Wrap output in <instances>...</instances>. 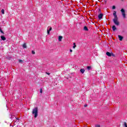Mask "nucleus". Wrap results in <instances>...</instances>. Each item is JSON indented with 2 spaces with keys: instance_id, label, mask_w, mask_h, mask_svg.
<instances>
[{
  "instance_id": "obj_1",
  "label": "nucleus",
  "mask_w": 127,
  "mask_h": 127,
  "mask_svg": "<svg viewBox=\"0 0 127 127\" xmlns=\"http://www.w3.org/2000/svg\"><path fill=\"white\" fill-rule=\"evenodd\" d=\"M32 114L34 115V118H37V117L38 116V109L37 108V107L33 109Z\"/></svg>"
},
{
  "instance_id": "obj_2",
  "label": "nucleus",
  "mask_w": 127,
  "mask_h": 127,
  "mask_svg": "<svg viewBox=\"0 0 127 127\" xmlns=\"http://www.w3.org/2000/svg\"><path fill=\"white\" fill-rule=\"evenodd\" d=\"M113 22L116 25H119L120 24V22H119V20H118V18H114L113 19Z\"/></svg>"
},
{
  "instance_id": "obj_3",
  "label": "nucleus",
  "mask_w": 127,
  "mask_h": 127,
  "mask_svg": "<svg viewBox=\"0 0 127 127\" xmlns=\"http://www.w3.org/2000/svg\"><path fill=\"white\" fill-rule=\"evenodd\" d=\"M121 11L122 13V15L124 17V18H126V11H125V9H124L123 8H122L121 10Z\"/></svg>"
},
{
  "instance_id": "obj_4",
  "label": "nucleus",
  "mask_w": 127,
  "mask_h": 127,
  "mask_svg": "<svg viewBox=\"0 0 127 127\" xmlns=\"http://www.w3.org/2000/svg\"><path fill=\"white\" fill-rule=\"evenodd\" d=\"M106 55H107V56H109V57H111V56L114 55V54H113V53H110L109 52H107L106 53Z\"/></svg>"
},
{
  "instance_id": "obj_5",
  "label": "nucleus",
  "mask_w": 127,
  "mask_h": 127,
  "mask_svg": "<svg viewBox=\"0 0 127 127\" xmlns=\"http://www.w3.org/2000/svg\"><path fill=\"white\" fill-rule=\"evenodd\" d=\"M48 28H49V29L48 30ZM51 30H52V27H49L48 28V30H47V33L48 34H50V32L51 31Z\"/></svg>"
},
{
  "instance_id": "obj_6",
  "label": "nucleus",
  "mask_w": 127,
  "mask_h": 127,
  "mask_svg": "<svg viewBox=\"0 0 127 127\" xmlns=\"http://www.w3.org/2000/svg\"><path fill=\"white\" fill-rule=\"evenodd\" d=\"M113 15L114 16V18H118V16H117V12L116 11H114V12L113 13Z\"/></svg>"
},
{
  "instance_id": "obj_7",
  "label": "nucleus",
  "mask_w": 127,
  "mask_h": 127,
  "mask_svg": "<svg viewBox=\"0 0 127 127\" xmlns=\"http://www.w3.org/2000/svg\"><path fill=\"white\" fill-rule=\"evenodd\" d=\"M62 39H63V37L62 36H59V41L61 42L62 41Z\"/></svg>"
},
{
  "instance_id": "obj_8",
  "label": "nucleus",
  "mask_w": 127,
  "mask_h": 127,
  "mask_svg": "<svg viewBox=\"0 0 127 127\" xmlns=\"http://www.w3.org/2000/svg\"><path fill=\"white\" fill-rule=\"evenodd\" d=\"M118 38H119V40H120V41H122L124 38V37L121 35H118Z\"/></svg>"
},
{
  "instance_id": "obj_9",
  "label": "nucleus",
  "mask_w": 127,
  "mask_h": 127,
  "mask_svg": "<svg viewBox=\"0 0 127 127\" xmlns=\"http://www.w3.org/2000/svg\"><path fill=\"white\" fill-rule=\"evenodd\" d=\"M98 18L99 19H101L103 18V14H100L98 16Z\"/></svg>"
},
{
  "instance_id": "obj_10",
  "label": "nucleus",
  "mask_w": 127,
  "mask_h": 127,
  "mask_svg": "<svg viewBox=\"0 0 127 127\" xmlns=\"http://www.w3.org/2000/svg\"><path fill=\"white\" fill-rule=\"evenodd\" d=\"M80 72L81 73H82V74H84V72H85V69L81 68L80 69Z\"/></svg>"
},
{
  "instance_id": "obj_11",
  "label": "nucleus",
  "mask_w": 127,
  "mask_h": 127,
  "mask_svg": "<svg viewBox=\"0 0 127 127\" xmlns=\"http://www.w3.org/2000/svg\"><path fill=\"white\" fill-rule=\"evenodd\" d=\"M0 38H1V39H2V40H5V39H6L5 37H4L3 36H1Z\"/></svg>"
},
{
  "instance_id": "obj_12",
  "label": "nucleus",
  "mask_w": 127,
  "mask_h": 127,
  "mask_svg": "<svg viewBox=\"0 0 127 127\" xmlns=\"http://www.w3.org/2000/svg\"><path fill=\"white\" fill-rule=\"evenodd\" d=\"M112 29H113V31H115V30H117V28L116 27V26H113L112 27Z\"/></svg>"
},
{
  "instance_id": "obj_13",
  "label": "nucleus",
  "mask_w": 127,
  "mask_h": 127,
  "mask_svg": "<svg viewBox=\"0 0 127 127\" xmlns=\"http://www.w3.org/2000/svg\"><path fill=\"white\" fill-rule=\"evenodd\" d=\"M1 12L2 14H4V9H2L1 10Z\"/></svg>"
},
{
  "instance_id": "obj_14",
  "label": "nucleus",
  "mask_w": 127,
  "mask_h": 127,
  "mask_svg": "<svg viewBox=\"0 0 127 127\" xmlns=\"http://www.w3.org/2000/svg\"><path fill=\"white\" fill-rule=\"evenodd\" d=\"M84 29L86 31H88V27H87V26H84Z\"/></svg>"
},
{
  "instance_id": "obj_15",
  "label": "nucleus",
  "mask_w": 127,
  "mask_h": 127,
  "mask_svg": "<svg viewBox=\"0 0 127 127\" xmlns=\"http://www.w3.org/2000/svg\"><path fill=\"white\" fill-rule=\"evenodd\" d=\"M76 43H73V48L74 49H75V48H76Z\"/></svg>"
},
{
  "instance_id": "obj_16",
  "label": "nucleus",
  "mask_w": 127,
  "mask_h": 127,
  "mask_svg": "<svg viewBox=\"0 0 127 127\" xmlns=\"http://www.w3.org/2000/svg\"><path fill=\"white\" fill-rule=\"evenodd\" d=\"M27 46H26V44L24 43L23 45V48H26Z\"/></svg>"
},
{
  "instance_id": "obj_17",
  "label": "nucleus",
  "mask_w": 127,
  "mask_h": 127,
  "mask_svg": "<svg viewBox=\"0 0 127 127\" xmlns=\"http://www.w3.org/2000/svg\"><path fill=\"white\" fill-rule=\"evenodd\" d=\"M95 127H101V126L100 125H95Z\"/></svg>"
},
{
  "instance_id": "obj_18",
  "label": "nucleus",
  "mask_w": 127,
  "mask_h": 127,
  "mask_svg": "<svg viewBox=\"0 0 127 127\" xmlns=\"http://www.w3.org/2000/svg\"><path fill=\"white\" fill-rule=\"evenodd\" d=\"M88 70H91V66H87Z\"/></svg>"
},
{
  "instance_id": "obj_19",
  "label": "nucleus",
  "mask_w": 127,
  "mask_h": 127,
  "mask_svg": "<svg viewBox=\"0 0 127 127\" xmlns=\"http://www.w3.org/2000/svg\"><path fill=\"white\" fill-rule=\"evenodd\" d=\"M32 54H33V55L35 54V52H34V51H32Z\"/></svg>"
},
{
  "instance_id": "obj_20",
  "label": "nucleus",
  "mask_w": 127,
  "mask_h": 127,
  "mask_svg": "<svg viewBox=\"0 0 127 127\" xmlns=\"http://www.w3.org/2000/svg\"><path fill=\"white\" fill-rule=\"evenodd\" d=\"M115 8H116V6H115V5L113 6L112 9H115Z\"/></svg>"
},
{
  "instance_id": "obj_21",
  "label": "nucleus",
  "mask_w": 127,
  "mask_h": 127,
  "mask_svg": "<svg viewBox=\"0 0 127 127\" xmlns=\"http://www.w3.org/2000/svg\"><path fill=\"white\" fill-rule=\"evenodd\" d=\"M124 126H125V127H127V123H124Z\"/></svg>"
},
{
  "instance_id": "obj_22",
  "label": "nucleus",
  "mask_w": 127,
  "mask_h": 127,
  "mask_svg": "<svg viewBox=\"0 0 127 127\" xmlns=\"http://www.w3.org/2000/svg\"><path fill=\"white\" fill-rule=\"evenodd\" d=\"M40 93H41V94H42V89H40Z\"/></svg>"
},
{
  "instance_id": "obj_23",
  "label": "nucleus",
  "mask_w": 127,
  "mask_h": 127,
  "mask_svg": "<svg viewBox=\"0 0 127 127\" xmlns=\"http://www.w3.org/2000/svg\"><path fill=\"white\" fill-rule=\"evenodd\" d=\"M19 62H20V63H21L23 62L22 60H20L19 61Z\"/></svg>"
},
{
  "instance_id": "obj_24",
  "label": "nucleus",
  "mask_w": 127,
  "mask_h": 127,
  "mask_svg": "<svg viewBox=\"0 0 127 127\" xmlns=\"http://www.w3.org/2000/svg\"><path fill=\"white\" fill-rule=\"evenodd\" d=\"M0 31L1 32V33H3V32L1 30V29H0Z\"/></svg>"
},
{
  "instance_id": "obj_25",
  "label": "nucleus",
  "mask_w": 127,
  "mask_h": 127,
  "mask_svg": "<svg viewBox=\"0 0 127 127\" xmlns=\"http://www.w3.org/2000/svg\"><path fill=\"white\" fill-rule=\"evenodd\" d=\"M46 74H47V75H50V73H49V72H46Z\"/></svg>"
},
{
  "instance_id": "obj_26",
  "label": "nucleus",
  "mask_w": 127,
  "mask_h": 127,
  "mask_svg": "<svg viewBox=\"0 0 127 127\" xmlns=\"http://www.w3.org/2000/svg\"><path fill=\"white\" fill-rule=\"evenodd\" d=\"M73 52V50H70V52Z\"/></svg>"
},
{
  "instance_id": "obj_27",
  "label": "nucleus",
  "mask_w": 127,
  "mask_h": 127,
  "mask_svg": "<svg viewBox=\"0 0 127 127\" xmlns=\"http://www.w3.org/2000/svg\"><path fill=\"white\" fill-rule=\"evenodd\" d=\"M17 120H19V118H16Z\"/></svg>"
},
{
  "instance_id": "obj_28",
  "label": "nucleus",
  "mask_w": 127,
  "mask_h": 127,
  "mask_svg": "<svg viewBox=\"0 0 127 127\" xmlns=\"http://www.w3.org/2000/svg\"><path fill=\"white\" fill-rule=\"evenodd\" d=\"M84 107H87V105H85Z\"/></svg>"
}]
</instances>
